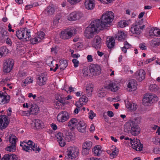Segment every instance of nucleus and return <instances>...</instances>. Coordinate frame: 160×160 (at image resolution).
<instances>
[{
    "instance_id": "f257e3e1",
    "label": "nucleus",
    "mask_w": 160,
    "mask_h": 160,
    "mask_svg": "<svg viewBox=\"0 0 160 160\" xmlns=\"http://www.w3.org/2000/svg\"><path fill=\"white\" fill-rule=\"evenodd\" d=\"M100 20L96 19L92 21L89 26L86 28L84 32L85 37L88 39L92 38L98 31L102 30L99 26Z\"/></svg>"
},
{
    "instance_id": "f03ea898",
    "label": "nucleus",
    "mask_w": 160,
    "mask_h": 160,
    "mask_svg": "<svg viewBox=\"0 0 160 160\" xmlns=\"http://www.w3.org/2000/svg\"><path fill=\"white\" fill-rule=\"evenodd\" d=\"M114 18V14L111 11H108L102 15L99 26L103 30L109 27Z\"/></svg>"
},
{
    "instance_id": "7ed1b4c3",
    "label": "nucleus",
    "mask_w": 160,
    "mask_h": 160,
    "mask_svg": "<svg viewBox=\"0 0 160 160\" xmlns=\"http://www.w3.org/2000/svg\"><path fill=\"white\" fill-rule=\"evenodd\" d=\"M124 131L125 132H128L130 131L132 135L136 136L139 134L140 128L134 121L131 120L125 124Z\"/></svg>"
},
{
    "instance_id": "20e7f679",
    "label": "nucleus",
    "mask_w": 160,
    "mask_h": 160,
    "mask_svg": "<svg viewBox=\"0 0 160 160\" xmlns=\"http://www.w3.org/2000/svg\"><path fill=\"white\" fill-rule=\"evenodd\" d=\"M30 33V30L23 28L17 31L16 35L19 39H24L26 41H28L31 38Z\"/></svg>"
},
{
    "instance_id": "39448f33",
    "label": "nucleus",
    "mask_w": 160,
    "mask_h": 160,
    "mask_svg": "<svg viewBox=\"0 0 160 160\" xmlns=\"http://www.w3.org/2000/svg\"><path fill=\"white\" fill-rule=\"evenodd\" d=\"M158 100V97L154 94H148L144 96L143 99V103L145 106H149L156 102Z\"/></svg>"
},
{
    "instance_id": "423d86ee",
    "label": "nucleus",
    "mask_w": 160,
    "mask_h": 160,
    "mask_svg": "<svg viewBox=\"0 0 160 160\" xmlns=\"http://www.w3.org/2000/svg\"><path fill=\"white\" fill-rule=\"evenodd\" d=\"M16 136L13 134H10L9 136L8 139L10 144L6 148V150L7 151L13 152L16 149Z\"/></svg>"
},
{
    "instance_id": "0eeeda50",
    "label": "nucleus",
    "mask_w": 160,
    "mask_h": 160,
    "mask_svg": "<svg viewBox=\"0 0 160 160\" xmlns=\"http://www.w3.org/2000/svg\"><path fill=\"white\" fill-rule=\"evenodd\" d=\"M83 17V13L79 11H75L71 13L68 16L67 19L70 21L79 20Z\"/></svg>"
},
{
    "instance_id": "6e6552de",
    "label": "nucleus",
    "mask_w": 160,
    "mask_h": 160,
    "mask_svg": "<svg viewBox=\"0 0 160 160\" xmlns=\"http://www.w3.org/2000/svg\"><path fill=\"white\" fill-rule=\"evenodd\" d=\"M74 29H65L62 31L60 33V37L61 38L64 39H68L70 38L73 35Z\"/></svg>"
},
{
    "instance_id": "1a4fd4ad",
    "label": "nucleus",
    "mask_w": 160,
    "mask_h": 160,
    "mask_svg": "<svg viewBox=\"0 0 160 160\" xmlns=\"http://www.w3.org/2000/svg\"><path fill=\"white\" fill-rule=\"evenodd\" d=\"M14 65L13 60L10 58L6 60L3 64V70L6 73L9 72L12 70Z\"/></svg>"
},
{
    "instance_id": "9d476101",
    "label": "nucleus",
    "mask_w": 160,
    "mask_h": 160,
    "mask_svg": "<svg viewBox=\"0 0 160 160\" xmlns=\"http://www.w3.org/2000/svg\"><path fill=\"white\" fill-rule=\"evenodd\" d=\"M145 25H141L139 23L133 24L131 27L130 31L131 32L135 34L139 35L141 32V31L144 28Z\"/></svg>"
},
{
    "instance_id": "9b49d317",
    "label": "nucleus",
    "mask_w": 160,
    "mask_h": 160,
    "mask_svg": "<svg viewBox=\"0 0 160 160\" xmlns=\"http://www.w3.org/2000/svg\"><path fill=\"white\" fill-rule=\"evenodd\" d=\"M68 154L69 159H73L76 158L78 156V150L75 147H70L68 149Z\"/></svg>"
},
{
    "instance_id": "f8f14e48",
    "label": "nucleus",
    "mask_w": 160,
    "mask_h": 160,
    "mask_svg": "<svg viewBox=\"0 0 160 160\" xmlns=\"http://www.w3.org/2000/svg\"><path fill=\"white\" fill-rule=\"evenodd\" d=\"M69 118L68 113L65 111L60 112L57 116V120L59 122H64Z\"/></svg>"
},
{
    "instance_id": "ddd939ff",
    "label": "nucleus",
    "mask_w": 160,
    "mask_h": 160,
    "mask_svg": "<svg viewBox=\"0 0 160 160\" xmlns=\"http://www.w3.org/2000/svg\"><path fill=\"white\" fill-rule=\"evenodd\" d=\"M23 142L26 143V146L30 148V150L29 151V152H30L33 150L36 151V152H37V151H38V152H39V150H40V148L39 147H38L37 145L31 140H29L27 141V140H26L24 141Z\"/></svg>"
},
{
    "instance_id": "4468645a",
    "label": "nucleus",
    "mask_w": 160,
    "mask_h": 160,
    "mask_svg": "<svg viewBox=\"0 0 160 160\" xmlns=\"http://www.w3.org/2000/svg\"><path fill=\"white\" fill-rule=\"evenodd\" d=\"M92 45L93 47L96 49H99L102 45V39L100 37L97 35L95 37L92 42Z\"/></svg>"
},
{
    "instance_id": "2eb2a0df",
    "label": "nucleus",
    "mask_w": 160,
    "mask_h": 160,
    "mask_svg": "<svg viewBox=\"0 0 160 160\" xmlns=\"http://www.w3.org/2000/svg\"><path fill=\"white\" fill-rule=\"evenodd\" d=\"M9 123V122L6 116L5 115L0 116V130L5 128Z\"/></svg>"
},
{
    "instance_id": "dca6fc26",
    "label": "nucleus",
    "mask_w": 160,
    "mask_h": 160,
    "mask_svg": "<svg viewBox=\"0 0 160 160\" xmlns=\"http://www.w3.org/2000/svg\"><path fill=\"white\" fill-rule=\"evenodd\" d=\"M91 74L93 75H99L101 73L100 67L98 65L91 64L89 66Z\"/></svg>"
},
{
    "instance_id": "f3484780",
    "label": "nucleus",
    "mask_w": 160,
    "mask_h": 160,
    "mask_svg": "<svg viewBox=\"0 0 160 160\" xmlns=\"http://www.w3.org/2000/svg\"><path fill=\"white\" fill-rule=\"evenodd\" d=\"M154 37H160V29L153 28L150 29L148 38H152Z\"/></svg>"
},
{
    "instance_id": "a211bd4d",
    "label": "nucleus",
    "mask_w": 160,
    "mask_h": 160,
    "mask_svg": "<svg viewBox=\"0 0 160 160\" xmlns=\"http://www.w3.org/2000/svg\"><path fill=\"white\" fill-rule=\"evenodd\" d=\"M96 5L95 0H85L84 2L85 8L88 10H92Z\"/></svg>"
},
{
    "instance_id": "6ab92c4d",
    "label": "nucleus",
    "mask_w": 160,
    "mask_h": 160,
    "mask_svg": "<svg viewBox=\"0 0 160 160\" xmlns=\"http://www.w3.org/2000/svg\"><path fill=\"white\" fill-rule=\"evenodd\" d=\"M145 72L143 69H140L135 73V78L141 81L145 78Z\"/></svg>"
},
{
    "instance_id": "aec40b11",
    "label": "nucleus",
    "mask_w": 160,
    "mask_h": 160,
    "mask_svg": "<svg viewBox=\"0 0 160 160\" xmlns=\"http://www.w3.org/2000/svg\"><path fill=\"white\" fill-rule=\"evenodd\" d=\"M86 125L82 120H79L77 127L78 130L80 132L84 133L86 131Z\"/></svg>"
},
{
    "instance_id": "412c9836",
    "label": "nucleus",
    "mask_w": 160,
    "mask_h": 160,
    "mask_svg": "<svg viewBox=\"0 0 160 160\" xmlns=\"http://www.w3.org/2000/svg\"><path fill=\"white\" fill-rule=\"evenodd\" d=\"M10 98L9 96L4 95L3 92L0 91V104H4L8 103L9 101Z\"/></svg>"
},
{
    "instance_id": "4be33fe9",
    "label": "nucleus",
    "mask_w": 160,
    "mask_h": 160,
    "mask_svg": "<svg viewBox=\"0 0 160 160\" xmlns=\"http://www.w3.org/2000/svg\"><path fill=\"white\" fill-rule=\"evenodd\" d=\"M137 84L136 81L134 79H131L127 82V87L132 91L135 90L137 88Z\"/></svg>"
},
{
    "instance_id": "5701e85b",
    "label": "nucleus",
    "mask_w": 160,
    "mask_h": 160,
    "mask_svg": "<svg viewBox=\"0 0 160 160\" xmlns=\"http://www.w3.org/2000/svg\"><path fill=\"white\" fill-rule=\"evenodd\" d=\"M80 120L73 118L71 119L68 122V126L71 129H73L77 127Z\"/></svg>"
},
{
    "instance_id": "b1692460",
    "label": "nucleus",
    "mask_w": 160,
    "mask_h": 160,
    "mask_svg": "<svg viewBox=\"0 0 160 160\" xmlns=\"http://www.w3.org/2000/svg\"><path fill=\"white\" fill-rule=\"evenodd\" d=\"M56 137L60 146L64 147L65 145V142L64 139H63L62 134L61 132L58 133L56 134Z\"/></svg>"
},
{
    "instance_id": "393cba45",
    "label": "nucleus",
    "mask_w": 160,
    "mask_h": 160,
    "mask_svg": "<svg viewBox=\"0 0 160 160\" xmlns=\"http://www.w3.org/2000/svg\"><path fill=\"white\" fill-rule=\"evenodd\" d=\"M119 88L118 84L115 82H111L107 87V88L108 89L113 92L117 91Z\"/></svg>"
},
{
    "instance_id": "a878e982",
    "label": "nucleus",
    "mask_w": 160,
    "mask_h": 160,
    "mask_svg": "<svg viewBox=\"0 0 160 160\" xmlns=\"http://www.w3.org/2000/svg\"><path fill=\"white\" fill-rule=\"evenodd\" d=\"M106 43L108 48H112L114 46L115 40L112 37H109L107 38Z\"/></svg>"
},
{
    "instance_id": "bb28decb",
    "label": "nucleus",
    "mask_w": 160,
    "mask_h": 160,
    "mask_svg": "<svg viewBox=\"0 0 160 160\" xmlns=\"http://www.w3.org/2000/svg\"><path fill=\"white\" fill-rule=\"evenodd\" d=\"M92 150L95 155L98 156H100L103 151V150H102L101 146L100 145L95 146Z\"/></svg>"
},
{
    "instance_id": "cd10ccee",
    "label": "nucleus",
    "mask_w": 160,
    "mask_h": 160,
    "mask_svg": "<svg viewBox=\"0 0 160 160\" xmlns=\"http://www.w3.org/2000/svg\"><path fill=\"white\" fill-rule=\"evenodd\" d=\"M45 12L48 15L53 14L55 12V8L53 5L48 6L45 11Z\"/></svg>"
},
{
    "instance_id": "c85d7f7f",
    "label": "nucleus",
    "mask_w": 160,
    "mask_h": 160,
    "mask_svg": "<svg viewBox=\"0 0 160 160\" xmlns=\"http://www.w3.org/2000/svg\"><path fill=\"white\" fill-rule=\"evenodd\" d=\"M126 106L129 110L132 111H135L137 108V105L134 103L127 102Z\"/></svg>"
},
{
    "instance_id": "c756f323",
    "label": "nucleus",
    "mask_w": 160,
    "mask_h": 160,
    "mask_svg": "<svg viewBox=\"0 0 160 160\" xmlns=\"http://www.w3.org/2000/svg\"><path fill=\"white\" fill-rule=\"evenodd\" d=\"M55 98L57 101L56 102H58L62 104H65V98L62 95L57 94L56 95Z\"/></svg>"
},
{
    "instance_id": "7c9ffc66",
    "label": "nucleus",
    "mask_w": 160,
    "mask_h": 160,
    "mask_svg": "<svg viewBox=\"0 0 160 160\" xmlns=\"http://www.w3.org/2000/svg\"><path fill=\"white\" fill-rule=\"evenodd\" d=\"M47 74L46 73H42L41 75V86L45 85L47 80Z\"/></svg>"
},
{
    "instance_id": "2f4dec72",
    "label": "nucleus",
    "mask_w": 160,
    "mask_h": 160,
    "mask_svg": "<svg viewBox=\"0 0 160 160\" xmlns=\"http://www.w3.org/2000/svg\"><path fill=\"white\" fill-rule=\"evenodd\" d=\"M151 45L153 47L159 46L160 44V42L158 38H153L150 42Z\"/></svg>"
},
{
    "instance_id": "473e14b6",
    "label": "nucleus",
    "mask_w": 160,
    "mask_h": 160,
    "mask_svg": "<svg viewBox=\"0 0 160 160\" xmlns=\"http://www.w3.org/2000/svg\"><path fill=\"white\" fill-rule=\"evenodd\" d=\"M33 81L32 78L31 77H28L22 81V86H26L27 85L32 83Z\"/></svg>"
},
{
    "instance_id": "72a5a7b5",
    "label": "nucleus",
    "mask_w": 160,
    "mask_h": 160,
    "mask_svg": "<svg viewBox=\"0 0 160 160\" xmlns=\"http://www.w3.org/2000/svg\"><path fill=\"white\" fill-rule=\"evenodd\" d=\"M126 38V35L122 31L119 32L118 36L116 37V39L119 41H122L124 40Z\"/></svg>"
},
{
    "instance_id": "f704fd0d",
    "label": "nucleus",
    "mask_w": 160,
    "mask_h": 160,
    "mask_svg": "<svg viewBox=\"0 0 160 160\" xmlns=\"http://www.w3.org/2000/svg\"><path fill=\"white\" fill-rule=\"evenodd\" d=\"M8 50L6 47L2 46L0 47V58L7 53Z\"/></svg>"
},
{
    "instance_id": "c9c22d12",
    "label": "nucleus",
    "mask_w": 160,
    "mask_h": 160,
    "mask_svg": "<svg viewBox=\"0 0 160 160\" xmlns=\"http://www.w3.org/2000/svg\"><path fill=\"white\" fill-rule=\"evenodd\" d=\"M92 146V143L91 141H86L83 144L82 148H85L90 149Z\"/></svg>"
},
{
    "instance_id": "e433bc0d",
    "label": "nucleus",
    "mask_w": 160,
    "mask_h": 160,
    "mask_svg": "<svg viewBox=\"0 0 160 160\" xmlns=\"http://www.w3.org/2000/svg\"><path fill=\"white\" fill-rule=\"evenodd\" d=\"M67 66L68 63L67 61L65 60L60 61L59 67L61 70L64 69Z\"/></svg>"
},
{
    "instance_id": "4c0bfd02",
    "label": "nucleus",
    "mask_w": 160,
    "mask_h": 160,
    "mask_svg": "<svg viewBox=\"0 0 160 160\" xmlns=\"http://www.w3.org/2000/svg\"><path fill=\"white\" fill-rule=\"evenodd\" d=\"M129 24V22L128 21L125 20H122L118 22V26L121 28L125 27Z\"/></svg>"
},
{
    "instance_id": "58836bf2",
    "label": "nucleus",
    "mask_w": 160,
    "mask_h": 160,
    "mask_svg": "<svg viewBox=\"0 0 160 160\" xmlns=\"http://www.w3.org/2000/svg\"><path fill=\"white\" fill-rule=\"evenodd\" d=\"M82 72L84 75L85 76H90L91 74L89 67H85L83 68Z\"/></svg>"
},
{
    "instance_id": "ea45409f",
    "label": "nucleus",
    "mask_w": 160,
    "mask_h": 160,
    "mask_svg": "<svg viewBox=\"0 0 160 160\" xmlns=\"http://www.w3.org/2000/svg\"><path fill=\"white\" fill-rule=\"evenodd\" d=\"M106 94V90L104 88L100 89L98 92V95L100 97H103Z\"/></svg>"
},
{
    "instance_id": "a19ab883",
    "label": "nucleus",
    "mask_w": 160,
    "mask_h": 160,
    "mask_svg": "<svg viewBox=\"0 0 160 160\" xmlns=\"http://www.w3.org/2000/svg\"><path fill=\"white\" fill-rule=\"evenodd\" d=\"M129 141L132 147L134 149L136 146V145L137 143H138V139L135 138L132 139L131 138H130Z\"/></svg>"
},
{
    "instance_id": "79ce46f5",
    "label": "nucleus",
    "mask_w": 160,
    "mask_h": 160,
    "mask_svg": "<svg viewBox=\"0 0 160 160\" xmlns=\"http://www.w3.org/2000/svg\"><path fill=\"white\" fill-rule=\"evenodd\" d=\"M33 107L34 106L30 108V113L33 112L35 114H36L38 112L39 108L36 105H35L34 108H33Z\"/></svg>"
},
{
    "instance_id": "37998d69",
    "label": "nucleus",
    "mask_w": 160,
    "mask_h": 160,
    "mask_svg": "<svg viewBox=\"0 0 160 160\" xmlns=\"http://www.w3.org/2000/svg\"><path fill=\"white\" fill-rule=\"evenodd\" d=\"M46 64L50 67L53 66V60L51 57H49L47 58L46 61Z\"/></svg>"
},
{
    "instance_id": "c03bdc74",
    "label": "nucleus",
    "mask_w": 160,
    "mask_h": 160,
    "mask_svg": "<svg viewBox=\"0 0 160 160\" xmlns=\"http://www.w3.org/2000/svg\"><path fill=\"white\" fill-rule=\"evenodd\" d=\"M149 89L152 92H156L158 91V87L156 84H151L149 87Z\"/></svg>"
},
{
    "instance_id": "a18cd8bd",
    "label": "nucleus",
    "mask_w": 160,
    "mask_h": 160,
    "mask_svg": "<svg viewBox=\"0 0 160 160\" xmlns=\"http://www.w3.org/2000/svg\"><path fill=\"white\" fill-rule=\"evenodd\" d=\"M88 98L86 96H82L79 98V100L84 105L88 101Z\"/></svg>"
},
{
    "instance_id": "49530a36",
    "label": "nucleus",
    "mask_w": 160,
    "mask_h": 160,
    "mask_svg": "<svg viewBox=\"0 0 160 160\" xmlns=\"http://www.w3.org/2000/svg\"><path fill=\"white\" fill-rule=\"evenodd\" d=\"M136 146L134 149L136 151H141L142 150L143 148L142 145L140 143L139 140H138V143H137Z\"/></svg>"
},
{
    "instance_id": "de8ad7c7",
    "label": "nucleus",
    "mask_w": 160,
    "mask_h": 160,
    "mask_svg": "<svg viewBox=\"0 0 160 160\" xmlns=\"http://www.w3.org/2000/svg\"><path fill=\"white\" fill-rule=\"evenodd\" d=\"M118 153V151L116 149H115L114 151H113L112 153L110 154V158L111 159H113L115 158L117 156Z\"/></svg>"
},
{
    "instance_id": "09e8293b",
    "label": "nucleus",
    "mask_w": 160,
    "mask_h": 160,
    "mask_svg": "<svg viewBox=\"0 0 160 160\" xmlns=\"http://www.w3.org/2000/svg\"><path fill=\"white\" fill-rule=\"evenodd\" d=\"M82 0H67L68 3L72 5H74L80 2Z\"/></svg>"
},
{
    "instance_id": "8fccbe9b",
    "label": "nucleus",
    "mask_w": 160,
    "mask_h": 160,
    "mask_svg": "<svg viewBox=\"0 0 160 160\" xmlns=\"http://www.w3.org/2000/svg\"><path fill=\"white\" fill-rule=\"evenodd\" d=\"M93 88L92 87L91 85H88L86 87V91L88 95L90 96L93 91Z\"/></svg>"
},
{
    "instance_id": "3c124183",
    "label": "nucleus",
    "mask_w": 160,
    "mask_h": 160,
    "mask_svg": "<svg viewBox=\"0 0 160 160\" xmlns=\"http://www.w3.org/2000/svg\"><path fill=\"white\" fill-rule=\"evenodd\" d=\"M24 142H21L20 146L22 147V149L23 150H24L25 151L27 152H29V151L30 150V148L28 147L27 146H26V144H24Z\"/></svg>"
},
{
    "instance_id": "603ef678",
    "label": "nucleus",
    "mask_w": 160,
    "mask_h": 160,
    "mask_svg": "<svg viewBox=\"0 0 160 160\" xmlns=\"http://www.w3.org/2000/svg\"><path fill=\"white\" fill-rule=\"evenodd\" d=\"M18 75L19 77L24 78L27 76V73L25 71H22L19 72Z\"/></svg>"
},
{
    "instance_id": "864d4df0",
    "label": "nucleus",
    "mask_w": 160,
    "mask_h": 160,
    "mask_svg": "<svg viewBox=\"0 0 160 160\" xmlns=\"http://www.w3.org/2000/svg\"><path fill=\"white\" fill-rule=\"evenodd\" d=\"M35 129L37 130H39L40 129V121L38 119L35 120Z\"/></svg>"
},
{
    "instance_id": "5fc2aeb1",
    "label": "nucleus",
    "mask_w": 160,
    "mask_h": 160,
    "mask_svg": "<svg viewBox=\"0 0 160 160\" xmlns=\"http://www.w3.org/2000/svg\"><path fill=\"white\" fill-rule=\"evenodd\" d=\"M90 149L86 148H82V154L83 155H87L89 152V150Z\"/></svg>"
},
{
    "instance_id": "6e6d98bb",
    "label": "nucleus",
    "mask_w": 160,
    "mask_h": 160,
    "mask_svg": "<svg viewBox=\"0 0 160 160\" xmlns=\"http://www.w3.org/2000/svg\"><path fill=\"white\" fill-rule=\"evenodd\" d=\"M88 115L89 118L92 120L96 116V114L92 111L91 110L88 113Z\"/></svg>"
},
{
    "instance_id": "4d7b16f0",
    "label": "nucleus",
    "mask_w": 160,
    "mask_h": 160,
    "mask_svg": "<svg viewBox=\"0 0 160 160\" xmlns=\"http://www.w3.org/2000/svg\"><path fill=\"white\" fill-rule=\"evenodd\" d=\"M63 90L65 91L68 93L71 92H73L74 91V88H72V87H69L68 89L66 87H65Z\"/></svg>"
},
{
    "instance_id": "13d9d810",
    "label": "nucleus",
    "mask_w": 160,
    "mask_h": 160,
    "mask_svg": "<svg viewBox=\"0 0 160 160\" xmlns=\"http://www.w3.org/2000/svg\"><path fill=\"white\" fill-rule=\"evenodd\" d=\"M1 33L2 35V37H4L5 38L6 36L7 37V33L8 32L7 31H6L4 28H2L1 31Z\"/></svg>"
},
{
    "instance_id": "bf43d9fd",
    "label": "nucleus",
    "mask_w": 160,
    "mask_h": 160,
    "mask_svg": "<svg viewBox=\"0 0 160 160\" xmlns=\"http://www.w3.org/2000/svg\"><path fill=\"white\" fill-rule=\"evenodd\" d=\"M61 18L60 16L57 15L56 16L55 19H54L53 23L54 24L56 25L58 22V21Z\"/></svg>"
},
{
    "instance_id": "052dcab7",
    "label": "nucleus",
    "mask_w": 160,
    "mask_h": 160,
    "mask_svg": "<svg viewBox=\"0 0 160 160\" xmlns=\"http://www.w3.org/2000/svg\"><path fill=\"white\" fill-rule=\"evenodd\" d=\"M10 154H5L1 160H10Z\"/></svg>"
},
{
    "instance_id": "680f3d73",
    "label": "nucleus",
    "mask_w": 160,
    "mask_h": 160,
    "mask_svg": "<svg viewBox=\"0 0 160 160\" xmlns=\"http://www.w3.org/2000/svg\"><path fill=\"white\" fill-rule=\"evenodd\" d=\"M29 40L30 41L31 43L32 44H36L38 41V39L36 38L32 39L31 37L30 39Z\"/></svg>"
},
{
    "instance_id": "e2e57ef3",
    "label": "nucleus",
    "mask_w": 160,
    "mask_h": 160,
    "mask_svg": "<svg viewBox=\"0 0 160 160\" xmlns=\"http://www.w3.org/2000/svg\"><path fill=\"white\" fill-rule=\"evenodd\" d=\"M153 142L155 144L160 146V138H156L154 139Z\"/></svg>"
},
{
    "instance_id": "0e129e2a",
    "label": "nucleus",
    "mask_w": 160,
    "mask_h": 160,
    "mask_svg": "<svg viewBox=\"0 0 160 160\" xmlns=\"http://www.w3.org/2000/svg\"><path fill=\"white\" fill-rule=\"evenodd\" d=\"M75 105L77 108H80L83 105L82 103L80 102V101L79 100L77 102L75 103Z\"/></svg>"
},
{
    "instance_id": "69168bd1",
    "label": "nucleus",
    "mask_w": 160,
    "mask_h": 160,
    "mask_svg": "<svg viewBox=\"0 0 160 160\" xmlns=\"http://www.w3.org/2000/svg\"><path fill=\"white\" fill-rule=\"evenodd\" d=\"M72 62L74 64V66L75 67H77L78 65L79 61L76 59H73L72 60Z\"/></svg>"
},
{
    "instance_id": "338daca9",
    "label": "nucleus",
    "mask_w": 160,
    "mask_h": 160,
    "mask_svg": "<svg viewBox=\"0 0 160 160\" xmlns=\"http://www.w3.org/2000/svg\"><path fill=\"white\" fill-rule=\"evenodd\" d=\"M82 47V44L80 42H78L76 45V48L78 49H81Z\"/></svg>"
},
{
    "instance_id": "774afa93",
    "label": "nucleus",
    "mask_w": 160,
    "mask_h": 160,
    "mask_svg": "<svg viewBox=\"0 0 160 160\" xmlns=\"http://www.w3.org/2000/svg\"><path fill=\"white\" fill-rule=\"evenodd\" d=\"M10 160H17V157L16 155L10 153Z\"/></svg>"
}]
</instances>
